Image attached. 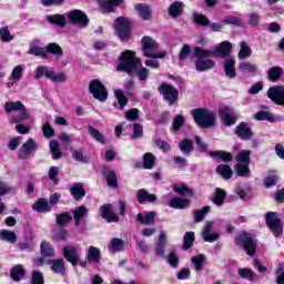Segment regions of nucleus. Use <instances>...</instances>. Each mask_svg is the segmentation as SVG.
I'll return each mask as SVG.
<instances>
[{"label": "nucleus", "mask_w": 284, "mask_h": 284, "mask_svg": "<svg viewBox=\"0 0 284 284\" xmlns=\"http://www.w3.org/2000/svg\"><path fill=\"white\" fill-rule=\"evenodd\" d=\"M116 70L122 72H128L129 74L135 75L140 81H145L150 77V69L141 67V59L136 58V52L126 50L120 54V63Z\"/></svg>", "instance_id": "obj_1"}, {"label": "nucleus", "mask_w": 284, "mask_h": 284, "mask_svg": "<svg viewBox=\"0 0 284 284\" xmlns=\"http://www.w3.org/2000/svg\"><path fill=\"white\" fill-rule=\"evenodd\" d=\"M210 57H214L210 50L200 47L193 49L191 60L195 63V70L197 72H207V70L216 68V61L210 59Z\"/></svg>", "instance_id": "obj_2"}, {"label": "nucleus", "mask_w": 284, "mask_h": 284, "mask_svg": "<svg viewBox=\"0 0 284 284\" xmlns=\"http://www.w3.org/2000/svg\"><path fill=\"white\" fill-rule=\"evenodd\" d=\"M3 108L7 114H10L12 112H20L19 115H11L10 123H23V121L30 119V114H28V109L26 108V104L21 101H8L4 103Z\"/></svg>", "instance_id": "obj_3"}, {"label": "nucleus", "mask_w": 284, "mask_h": 284, "mask_svg": "<svg viewBox=\"0 0 284 284\" xmlns=\"http://www.w3.org/2000/svg\"><path fill=\"white\" fill-rule=\"evenodd\" d=\"M142 52L143 57H148L149 59H165L168 57V51H159L156 40L151 37H144L142 39Z\"/></svg>", "instance_id": "obj_4"}, {"label": "nucleus", "mask_w": 284, "mask_h": 284, "mask_svg": "<svg viewBox=\"0 0 284 284\" xmlns=\"http://www.w3.org/2000/svg\"><path fill=\"white\" fill-rule=\"evenodd\" d=\"M192 116L195 121V123L200 128H214L216 123V118L214 116V113L212 111H207L205 109H195L192 111Z\"/></svg>", "instance_id": "obj_5"}, {"label": "nucleus", "mask_w": 284, "mask_h": 284, "mask_svg": "<svg viewBox=\"0 0 284 284\" xmlns=\"http://www.w3.org/2000/svg\"><path fill=\"white\" fill-rule=\"evenodd\" d=\"M89 92H91L93 98L98 101H108V89H105V85L99 79L92 80L90 82Z\"/></svg>", "instance_id": "obj_6"}, {"label": "nucleus", "mask_w": 284, "mask_h": 284, "mask_svg": "<svg viewBox=\"0 0 284 284\" xmlns=\"http://www.w3.org/2000/svg\"><path fill=\"white\" fill-rule=\"evenodd\" d=\"M235 243L236 245H241L248 256H254V254H256V241L252 239V235L243 233L235 239Z\"/></svg>", "instance_id": "obj_7"}, {"label": "nucleus", "mask_w": 284, "mask_h": 284, "mask_svg": "<svg viewBox=\"0 0 284 284\" xmlns=\"http://www.w3.org/2000/svg\"><path fill=\"white\" fill-rule=\"evenodd\" d=\"M159 92L162 94L164 101L170 105H174L179 101V90L171 84L163 83L159 87Z\"/></svg>", "instance_id": "obj_8"}, {"label": "nucleus", "mask_w": 284, "mask_h": 284, "mask_svg": "<svg viewBox=\"0 0 284 284\" xmlns=\"http://www.w3.org/2000/svg\"><path fill=\"white\" fill-rule=\"evenodd\" d=\"M115 32L121 41H128L130 39V21L120 17L114 22Z\"/></svg>", "instance_id": "obj_9"}, {"label": "nucleus", "mask_w": 284, "mask_h": 284, "mask_svg": "<svg viewBox=\"0 0 284 284\" xmlns=\"http://www.w3.org/2000/svg\"><path fill=\"white\" fill-rule=\"evenodd\" d=\"M62 254L71 265H81L82 267L85 265V263H81V252L74 246H64Z\"/></svg>", "instance_id": "obj_10"}, {"label": "nucleus", "mask_w": 284, "mask_h": 284, "mask_svg": "<svg viewBox=\"0 0 284 284\" xmlns=\"http://www.w3.org/2000/svg\"><path fill=\"white\" fill-rule=\"evenodd\" d=\"M266 224L268 225L271 232H273L274 236L278 237L283 234V223H281V219L274 212H268L266 214Z\"/></svg>", "instance_id": "obj_11"}, {"label": "nucleus", "mask_w": 284, "mask_h": 284, "mask_svg": "<svg viewBox=\"0 0 284 284\" xmlns=\"http://www.w3.org/2000/svg\"><path fill=\"white\" fill-rule=\"evenodd\" d=\"M67 17L70 23L78 26V28H88V23H90V19L81 10L70 11Z\"/></svg>", "instance_id": "obj_12"}, {"label": "nucleus", "mask_w": 284, "mask_h": 284, "mask_svg": "<svg viewBox=\"0 0 284 284\" xmlns=\"http://www.w3.org/2000/svg\"><path fill=\"white\" fill-rule=\"evenodd\" d=\"M211 54L217 59H225V57H231L232 54V44L230 41H223L211 50Z\"/></svg>", "instance_id": "obj_13"}, {"label": "nucleus", "mask_w": 284, "mask_h": 284, "mask_svg": "<svg viewBox=\"0 0 284 284\" xmlns=\"http://www.w3.org/2000/svg\"><path fill=\"white\" fill-rule=\"evenodd\" d=\"M267 97L276 103V105H284V85L272 87L267 91Z\"/></svg>", "instance_id": "obj_14"}, {"label": "nucleus", "mask_w": 284, "mask_h": 284, "mask_svg": "<svg viewBox=\"0 0 284 284\" xmlns=\"http://www.w3.org/2000/svg\"><path fill=\"white\" fill-rule=\"evenodd\" d=\"M40 252L43 257L36 260V263L41 267L45 263L44 258H52V256H54V247L48 242H42L40 244Z\"/></svg>", "instance_id": "obj_15"}, {"label": "nucleus", "mask_w": 284, "mask_h": 284, "mask_svg": "<svg viewBox=\"0 0 284 284\" xmlns=\"http://www.w3.org/2000/svg\"><path fill=\"white\" fill-rule=\"evenodd\" d=\"M214 225H216L214 221L207 222L202 231V239L206 243H214V241H219V233H212L214 231Z\"/></svg>", "instance_id": "obj_16"}, {"label": "nucleus", "mask_w": 284, "mask_h": 284, "mask_svg": "<svg viewBox=\"0 0 284 284\" xmlns=\"http://www.w3.org/2000/svg\"><path fill=\"white\" fill-rule=\"evenodd\" d=\"M100 215L102 219L108 221V223H119V215L112 209V204H104L100 207Z\"/></svg>", "instance_id": "obj_17"}, {"label": "nucleus", "mask_w": 284, "mask_h": 284, "mask_svg": "<svg viewBox=\"0 0 284 284\" xmlns=\"http://www.w3.org/2000/svg\"><path fill=\"white\" fill-rule=\"evenodd\" d=\"M223 68L225 75L229 77V79H236V59L234 57L225 58Z\"/></svg>", "instance_id": "obj_18"}, {"label": "nucleus", "mask_w": 284, "mask_h": 284, "mask_svg": "<svg viewBox=\"0 0 284 284\" xmlns=\"http://www.w3.org/2000/svg\"><path fill=\"white\" fill-rule=\"evenodd\" d=\"M220 116L222 119V123H224V125H234V123H236V113H234V110L230 109V108H222L220 110Z\"/></svg>", "instance_id": "obj_19"}, {"label": "nucleus", "mask_w": 284, "mask_h": 284, "mask_svg": "<svg viewBox=\"0 0 284 284\" xmlns=\"http://www.w3.org/2000/svg\"><path fill=\"white\" fill-rule=\"evenodd\" d=\"M37 150V142L34 139L30 138L19 150V158L20 159H28L31 153Z\"/></svg>", "instance_id": "obj_20"}, {"label": "nucleus", "mask_w": 284, "mask_h": 284, "mask_svg": "<svg viewBox=\"0 0 284 284\" xmlns=\"http://www.w3.org/2000/svg\"><path fill=\"white\" fill-rule=\"evenodd\" d=\"M235 134L239 136V139H242V141H250L252 139V129L247 125V123L241 122L235 128Z\"/></svg>", "instance_id": "obj_21"}, {"label": "nucleus", "mask_w": 284, "mask_h": 284, "mask_svg": "<svg viewBox=\"0 0 284 284\" xmlns=\"http://www.w3.org/2000/svg\"><path fill=\"white\" fill-rule=\"evenodd\" d=\"M125 245H128V242H125L119 237H113V239H111V241L108 245V250L112 254H116L118 252H123V250H125Z\"/></svg>", "instance_id": "obj_22"}, {"label": "nucleus", "mask_w": 284, "mask_h": 284, "mask_svg": "<svg viewBox=\"0 0 284 284\" xmlns=\"http://www.w3.org/2000/svg\"><path fill=\"white\" fill-rule=\"evenodd\" d=\"M85 261L87 263H101V248L97 246H89Z\"/></svg>", "instance_id": "obj_23"}, {"label": "nucleus", "mask_w": 284, "mask_h": 284, "mask_svg": "<svg viewBox=\"0 0 284 284\" xmlns=\"http://www.w3.org/2000/svg\"><path fill=\"white\" fill-rule=\"evenodd\" d=\"M39 40H34L30 44L29 54H33V57H41V59H48V51L45 48L39 47Z\"/></svg>", "instance_id": "obj_24"}, {"label": "nucleus", "mask_w": 284, "mask_h": 284, "mask_svg": "<svg viewBox=\"0 0 284 284\" xmlns=\"http://www.w3.org/2000/svg\"><path fill=\"white\" fill-rule=\"evenodd\" d=\"M135 11L138 12V16L144 21H150L152 19V9L148 4H135Z\"/></svg>", "instance_id": "obj_25"}, {"label": "nucleus", "mask_w": 284, "mask_h": 284, "mask_svg": "<svg viewBox=\"0 0 284 284\" xmlns=\"http://www.w3.org/2000/svg\"><path fill=\"white\" fill-rule=\"evenodd\" d=\"M154 219H156V212L139 213L136 221L142 225H154Z\"/></svg>", "instance_id": "obj_26"}, {"label": "nucleus", "mask_w": 284, "mask_h": 284, "mask_svg": "<svg viewBox=\"0 0 284 284\" xmlns=\"http://www.w3.org/2000/svg\"><path fill=\"white\" fill-rule=\"evenodd\" d=\"M70 194L73 196L75 201H81L83 196H85V190L83 189L82 183H75L70 189Z\"/></svg>", "instance_id": "obj_27"}, {"label": "nucleus", "mask_w": 284, "mask_h": 284, "mask_svg": "<svg viewBox=\"0 0 284 284\" xmlns=\"http://www.w3.org/2000/svg\"><path fill=\"white\" fill-rule=\"evenodd\" d=\"M47 21L52 26H58L59 28H65L68 21L63 14H52L47 17Z\"/></svg>", "instance_id": "obj_28"}, {"label": "nucleus", "mask_w": 284, "mask_h": 284, "mask_svg": "<svg viewBox=\"0 0 284 284\" xmlns=\"http://www.w3.org/2000/svg\"><path fill=\"white\" fill-rule=\"evenodd\" d=\"M169 207H173L175 210H183L185 207H190V200L183 197H173L169 203Z\"/></svg>", "instance_id": "obj_29"}, {"label": "nucleus", "mask_w": 284, "mask_h": 284, "mask_svg": "<svg viewBox=\"0 0 284 284\" xmlns=\"http://www.w3.org/2000/svg\"><path fill=\"white\" fill-rule=\"evenodd\" d=\"M165 232H161L155 244V254L156 256H165Z\"/></svg>", "instance_id": "obj_30"}, {"label": "nucleus", "mask_w": 284, "mask_h": 284, "mask_svg": "<svg viewBox=\"0 0 284 284\" xmlns=\"http://www.w3.org/2000/svg\"><path fill=\"white\" fill-rule=\"evenodd\" d=\"M32 210H34V212L45 213V212H50L52 209L50 207V203H48V200L39 199L32 205Z\"/></svg>", "instance_id": "obj_31"}, {"label": "nucleus", "mask_w": 284, "mask_h": 284, "mask_svg": "<svg viewBox=\"0 0 284 284\" xmlns=\"http://www.w3.org/2000/svg\"><path fill=\"white\" fill-rule=\"evenodd\" d=\"M47 79L53 83H65V81H68V75L65 72L55 73L54 70L51 69V71L47 73Z\"/></svg>", "instance_id": "obj_32"}, {"label": "nucleus", "mask_w": 284, "mask_h": 284, "mask_svg": "<svg viewBox=\"0 0 284 284\" xmlns=\"http://www.w3.org/2000/svg\"><path fill=\"white\" fill-rule=\"evenodd\" d=\"M122 0H99V6L103 12H112Z\"/></svg>", "instance_id": "obj_33"}, {"label": "nucleus", "mask_w": 284, "mask_h": 284, "mask_svg": "<svg viewBox=\"0 0 284 284\" xmlns=\"http://www.w3.org/2000/svg\"><path fill=\"white\" fill-rule=\"evenodd\" d=\"M88 214H89L88 207H85L83 205L77 207L73 211V217L75 221V225H79L81 223V221H83L85 219V216H88Z\"/></svg>", "instance_id": "obj_34"}, {"label": "nucleus", "mask_w": 284, "mask_h": 284, "mask_svg": "<svg viewBox=\"0 0 284 284\" xmlns=\"http://www.w3.org/2000/svg\"><path fill=\"white\" fill-rule=\"evenodd\" d=\"M153 201H156V195L148 193L144 189L138 191L139 203H153Z\"/></svg>", "instance_id": "obj_35"}, {"label": "nucleus", "mask_w": 284, "mask_h": 284, "mask_svg": "<svg viewBox=\"0 0 284 284\" xmlns=\"http://www.w3.org/2000/svg\"><path fill=\"white\" fill-rule=\"evenodd\" d=\"M51 265L52 272L54 274H65V261L63 260H53L48 262Z\"/></svg>", "instance_id": "obj_36"}, {"label": "nucleus", "mask_w": 284, "mask_h": 284, "mask_svg": "<svg viewBox=\"0 0 284 284\" xmlns=\"http://www.w3.org/2000/svg\"><path fill=\"white\" fill-rule=\"evenodd\" d=\"M49 54H53L57 59H61L63 57V49L57 42H51L47 45V57Z\"/></svg>", "instance_id": "obj_37"}, {"label": "nucleus", "mask_w": 284, "mask_h": 284, "mask_svg": "<svg viewBox=\"0 0 284 284\" xmlns=\"http://www.w3.org/2000/svg\"><path fill=\"white\" fill-rule=\"evenodd\" d=\"M215 172L222 176V179H226V180H230L232 179L233 174H234V171H232V168H230V165L227 164H220Z\"/></svg>", "instance_id": "obj_38"}, {"label": "nucleus", "mask_w": 284, "mask_h": 284, "mask_svg": "<svg viewBox=\"0 0 284 284\" xmlns=\"http://www.w3.org/2000/svg\"><path fill=\"white\" fill-rule=\"evenodd\" d=\"M267 77L270 81L276 83L280 81L281 77H283V68L281 67H272L267 70Z\"/></svg>", "instance_id": "obj_39"}, {"label": "nucleus", "mask_w": 284, "mask_h": 284, "mask_svg": "<svg viewBox=\"0 0 284 284\" xmlns=\"http://www.w3.org/2000/svg\"><path fill=\"white\" fill-rule=\"evenodd\" d=\"M10 276L12 281H16V283H19V281H21V278L26 276V270L23 268L22 265L18 264L11 270Z\"/></svg>", "instance_id": "obj_40"}, {"label": "nucleus", "mask_w": 284, "mask_h": 284, "mask_svg": "<svg viewBox=\"0 0 284 284\" xmlns=\"http://www.w3.org/2000/svg\"><path fill=\"white\" fill-rule=\"evenodd\" d=\"M239 70L246 74H256V72H258V67L251 62H242L239 64Z\"/></svg>", "instance_id": "obj_41"}, {"label": "nucleus", "mask_w": 284, "mask_h": 284, "mask_svg": "<svg viewBox=\"0 0 284 284\" xmlns=\"http://www.w3.org/2000/svg\"><path fill=\"white\" fill-rule=\"evenodd\" d=\"M183 13V2L181 1H175L169 7V14L170 17H180V14Z\"/></svg>", "instance_id": "obj_42"}, {"label": "nucleus", "mask_w": 284, "mask_h": 284, "mask_svg": "<svg viewBox=\"0 0 284 284\" xmlns=\"http://www.w3.org/2000/svg\"><path fill=\"white\" fill-rule=\"evenodd\" d=\"M104 176L106 179V183L109 187H119L116 182V173L110 169L104 170Z\"/></svg>", "instance_id": "obj_43"}, {"label": "nucleus", "mask_w": 284, "mask_h": 284, "mask_svg": "<svg viewBox=\"0 0 284 284\" xmlns=\"http://www.w3.org/2000/svg\"><path fill=\"white\" fill-rule=\"evenodd\" d=\"M1 241H7V243L14 244L17 243V233L13 231L1 230L0 231Z\"/></svg>", "instance_id": "obj_44"}, {"label": "nucleus", "mask_w": 284, "mask_h": 284, "mask_svg": "<svg viewBox=\"0 0 284 284\" xmlns=\"http://www.w3.org/2000/svg\"><path fill=\"white\" fill-rule=\"evenodd\" d=\"M239 59H248V57H252V48L247 45V42L242 41L240 43V51L237 53Z\"/></svg>", "instance_id": "obj_45"}, {"label": "nucleus", "mask_w": 284, "mask_h": 284, "mask_svg": "<svg viewBox=\"0 0 284 284\" xmlns=\"http://www.w3.org/2000/svg\"><path fill=\"white\" fill-rule=\"evenodd\" d=\"M255 121H270V123H274L276 120L274 119V114L268 111H258L254 114Z\"/></svg>", "instance_id": "obj_46"}, {"label": "nucleus", "mask_w": 284, "mask_h": 284, "mask_svg": "<svg viewBox=\"0 0 284 284\" xmlns=\"http://www.w3.org/2000/svg\"><path fill=\"white\" fill-rule=\"evenodd\" d=\"M250 156H252V151L243 150L240 153H237L236 160L239 163L250 165V163H252V159Z\"/></svg>", "instance_id": "obj_47"}, {"label": "nucleus", "mask_w": 284, "mask_h": 284, "mask_svg": "<svg viewBox=\"0 0 284 284\" xmlns=\"http://www.w3.org/2000/svg\"><path fill=\"white\" fill-rule=\"evenodd\" d=\"M49 145H50V151H51V154H52V159L54 161H57V160H59L63 156V153H61V149L59 148V142L58 141L52 140Z\"/></svg>", "instance_id": "obj_48"}, {"label": "nucleus", "mask_w": 284, "mask_h": 284, "mask_svg": "<svg viewBox=\"0 0 284 284\" xmlns=\"http://www.w3.org/2000/svg\"><path fill=\"white\" fill-rule=\"evenodd\" d=\"M210 156H213V159H220L221 161H224V163H227L233 159L232 153L225 151L211 152Z\"/></svg>", "instance_id": "obj_49"}, {"label": "nucleus", "mask_w": 284, "mask_h": 284, "mask_svg": "<svg viewBox=\"0 0 284 284\" xmlns=\"http://www.w3.org/2000/svg\"><path fill=\"white\" fill-rule=\"evenodd\" d=\"M192 263H193V267L195 270V272H201L203 270V265L205 263V255L200 254L196 256H193L191 258Z\"/></svg>", "instance_id": "obj_50"}, {"label": "nucleus", "mask_w": 284, "mask_h": 284, "mask_svg": "<svg viewBox=\"0 0 284 284\" xmlns=\"http://www.w3.org/2000/svg\"><path fill=\"white\" fill-rule=\"evenodd\" d=\"M88 132L92 136V139H94V141H97L98 143H105V138L103 136V133H101L94 126H89Z\"/></svg>", "instance_id": "obj_51"}, {"label": "nucleus", "mask_w": 284, "mask_h": 284, "mask_svg": "<svg viewBox=\"0 0 284 284\" xmlns=\"http://www.w3.org/2000/svg\"><path fill=\"white\" fill-rule=\"evenodd\" d=\"M234 171L237 176H248L250 175V164L237 163L234 166Z\"/></svg>", "instance_id": "obj_52"}, {"label": "nucleus", "mask_w": 284, "mask_h": 284, "mask_svg": "<svg viewBox=\"0 0 284 284\" xmlns=\"http://www.w3.org/2000/svg\"><path fill=\"white\" fill-rule=\"evenodd\" d=\"M155 161H156V158H154V154L145 153L144 156H143V168H144V170H152V168H154Z\"/></svg>", "instance_id": "obj_53"}, {"label": "nucleus", "mask_w": 284, "mask_h": 284, "mask_svg": "<svg viewBox=\"0 0 284 284\" xmlns=\"http://www.w3.org/2000/svg\"><path fill=\"white\" fill-rule=\"evenodd\" d=\"M10 79L13 83L21 81V79H23V67L17 65L10 74Z\"/></svg>", "instance_id": "obj_54"}, {"label": "nucleus", "mask_w": 284, "mask_h": 284, "mask_svg": "<svg viewBox=\"0 0 284 284\" xmlns=\"http://www.w3.org/2000/svg\"><path fill=\"white\" fill-rule=\"evenodd\" d=\"M12 39H14V36L10 33V29H8V27H2L0 29V41H2V43H10Z\"/></svg>", "instance_id": "obj_55"}, {"label": "nucleus", "mask_w": 284, "mask_h": 284, "mask_svg": "<svg viewBox=\"0 0 284 284\" xmlns=\"http://www.w3.org/2000/svg\"><path fill=\"white\" fill-rule=\"evenodd\" d=\"M237 274L240 278H246L247 281H254L256 278V273L251 268H240Z\"/></svg>", "instance_id": "obj_56"}, {"label": "nucleus", "mask_w": 284, "mask_h": 284, "mask_svg": "<svg viewBox=\"0 0 284 284\" xmlns=\"http://www.w3.org/2000/svg\"><path fill=\"white\" fill-rule=\"evenodd\" d=\"M114 97L118 100L120 110H123V108H125L128 105V97H125V94H123V91H121L119 89H116L114 91Z\"/></svg>", "instance_id": "obj_57"}, {"label": "nucleus", "mask_w": 284, "mask_h": 284, "mask_svg": "<svg viewBox=\"0 0 284 284\" xmlns=\"http://www.w3.org/2000/svg\"><path fill=\"white\" fill-rule=\"evenodd\" d=\"M215 205H221L225 201V191L222 189H216L212 199Z\"/></svg>", "instance_id": "obj_58"}, {"label": "nucleus", "mask_w": 284, "mask_h": 284, "mask_svg": "<svg viewBox=\"0 0 284 284\" xmlns=\"http://www.w3.org/2000/svg\"><path fill=\"white\" fill-rule=\"evenodd\" d=\"M179 148L184 154H190V152L194 150V146L192 145V142L190 140H182L179 143Z\"/></svg>", "instance_id": "obj_59"}, {"label": "nucleus", "mask_w": 284, "mask_h": 284, "mask_svg": "<svg viewBox=\"0 0 284 284\" xmlns=\"http://www.w3.org/2000/svg\"><path fill=\"white\" fill-rule=\"evenodd\" d=\"M70 221H72V215H70V213H61L57 215V223L61 227H63V225H68Z\"/></svg>", "instance_id": "obj_60"}, {"label": "nucleus", "mask_w": 284, "mask_h": 284, "mask_svg": "<svg viewBox=\"0 0 284 284\" xmlns=\"http://www.w3.org/2000/svg\"><path fill=\"white\" fill-rule=\"evenodd\" d=\"M209 212H210V206H203L201 210L195 211L194 213L195 223H201V221L205 219Z\"/></svg>", "instance_id": "obj_61"}, {"label": "nucleus", "mask_w": 284, "mask_h": 284, "mask_svg": "<svg viewBox=\"0 0 284 284\" xmlns=\"http://www.w3.org/2000/svg\"><path fill=\"white\" fill-rule=\"evenodd\" d=\"M194 243V232H186L184 235L183 250H190Z\"/></svg>", "instance_id": "obj_62"}, {"label": "nucleus", "mask_w": 284, "mask_h": 284, "mask_svg": "<svg viewBox=\"0 0 284 284\" xmlns=\"http://www.w3.org/2000/svg\"><path fill=\"white\" fill-rule=\"evenodd\" d=\"M42 132H43V136L45 139H52V136H54V129L52 128V125H50V122H45L44 125L42 126Z\"/></svg>", "instance_id": "obj_63"}, {"label": "nucleus", "mask_w": 284, "mask_h": 284, "mask_svg": "<svg viewBox=\"0 0 284 284\" xmlns=\"http://www.w3.org/2000/svg\"><path fill=\"white\" fill-rule=\"evenodd\" d=\"M43 274L41 272L34 271L32 273L31 284H43Z\"/></svg>", "instance_id": "obj_64"}]
</instances>
